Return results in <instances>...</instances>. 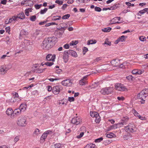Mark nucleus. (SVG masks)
<instances>
[{"label": "nucleus", "mask_w": 148, "mask_h": 148, "mask_svg": "<svg viewBox=\"0 0 148 148\" xmlns=\"http://www.w3.org/2000/svg\"><path fill=\"white\" fill-rule=\"evenodd\" d=\"M57 41V38L54 36L46 38L42 42V47L43 49H49L53 46Z\"/></svg>", "instance_id": "obj_1"}, {"label": "nucleus", "mask_w": 148, "mask_h": 148, "mask_svg": "<svg viewBox=\"0 0 148 148\" xmlns=\"http://www.w3.org/2000/svg\"><path fill=\"white\" fill-rule=\"evenodd\" d=\"M17 125L19 126H25L27 124V118L25 116H21L18 118L17 121Z\"/></svg>", "instance_id": "obj_2"}, {"label": "nucleus", "mask_w": 148, "mask_h": 148, "mask_svg": "<svg viewBox=\"0 0 148 148\" xmlns=\"http://www.w3.org/2000/svg\"><path fill=\"white\" fill-rule=\"evenodd\" d=\"M11 68V66L10 64L2 65L0 67V73L3 75L4 74Z\"/></svg>", "instance_id": "obj_3"}, {"label": "nucleus", "mask_w": 148, "mask_h": 148, "mask_svg": "<svg viewBox=\"0 0 148 148\" xmlns=\"http://www.w3.org/2000/svg\"><path fill=\"white\" fill-rule=\"evenodd\" d=\"M125 129L127 132H132L136 131L135 126L133 123H130L127 126L125 127Z\"/></svg>", "instance_id": "obj_4"}, {"label": "nucleus", "mask_w": 148, "mask_h": 148, "mask_svg": "<svg viewBox=\"0 0 148 148\" xmlns=\"http://www.w3.org/2000/svg\"><path fill=\"white\" fill-rule=\"evenodd\" d=\"M113 87H106L102 88V89L101 90L100 92L103 95H108L111 93L113 92Z\"/></svg>", "instance_id": "obj_5"}, {"label": "nucleus", "mask_w": 148, "mask_h": 148, "mask_svg": "<svg viewBox=\"0 0 148 148\" xmlns=\"http://www.w3.org/2000/svg\"><path fill=\"white\" fill-rule=\"evenodd\" d=\"M62 87L61 85H57L53 86L52 88L53 93L55 95L59 94L60 91L62 90Z\"/></svg>", "instance_id": "obj_6"}, {"label": "nucleus", "mask_w": 148, "mask_h": 148, "mask_svg": "<svg viewBox=\"0 0 148 148\" xmlns=\"http://www.w3.org/2000/svg\"><path fill=\"white\" fill-rule=\"evenodd\" d=\"M81 120L82 119L80 117L77 116L73 118L71 121V123L73 124L77 125L80 124L82 121Z\"/></svg>", "instance_id": "obj_7"}, {"label": "nucleus", "mask_w": 148, "mask_h": 148, "mask_svg": "<svg viewBox=\"0 0 148 148\" xmlns=\"http://www.w3.org/2000/svg\"><path fill=\"white\" fill-rule=\"evenodd\" d=\"M61 84L65 86H71L72 85V82L70 79H67L62 81L61 82Z\"/></svg>", "instance_id": "obj_8"}, {"label": "nucleus", "mask_w": 148, "mask_h": 148, "mask_svg": "<svg viewBox=\"0 0 148 148\" xmlns=\"http://www.w3.org/2000/svg\"><path fill=\"white\" fill-rule=\"evenodd\" d=\"M115 88L116 90L120 91H124L125 89V86L120 83L117 84L115 86Z\"/></svg>", "instance_id": "obj_9"}, {"label": "nucleus", "mask_w": 148, "mask_h": 148, "mask_svg": "<svg viewBox=\"0 0 148 148\" xmlns=\"http://www.w3.org/2000/svg\"><path fill=\"white\" fill-rule=\"evenodd\" d=\"M143 92H141L138 95V99L141 100L140 101L141 102V104H144L145 103V100L144 99L146 97V96L143 94Z\"/></svg>", "instance_id": "obj_10"}, {"label": "nucleus", "mask_w": 148, "mask_h": 148, "mask_svg": "<svg viewBox=\"0 0 148 148\" xmlns=\"http://www.w3.org/2000/svg\"><path fill=\"white\" fill-rule=\"evenodd\" d=\"M88 75H86L84 76L82 79L79 82V84L80 85L83 86L84 85L87 84V77Z\"/></svg>", "instance_id": "obj_11"}, {"label": "nucleus", "mask_w": 148, "mask_h": 148, "mask_svg": "<svg viewBox=\"0 0 148 148\" xmlns=\"http://www.w3.org/2000/svg\"><path fill=\"white\" fill-rule=\"evenodd\" d=\"M56 56L55 55H52L51 54H48L46 57V59L47 61H54L55 59Z\"/></svg>", "instance_id": "obj_12"}, {"label": "nucleus", "mask_w": 148, "mask_h": 148, "mask_svg": "<svg viewBox=\"0 0 148 148\" xmlns=\"http://www.w3.org/2000/svg\"><path fill=\"white\" fill-rule=\"evenodd\" d=\"M120 17H117L114 18L112 19L111 21V22L110 23V24H112L115 23H121L120 22H119L120 20Z\"/></svg>", "instance_id": "obj_13"}, {"label": "nucleus", "mask_w": 148, "mask_h": 148, "mask_svg": "<svg viewBox=\"0 0 148 148\" xmlns=\"http://www.w3.org/2000/svg\"><path fill=\"white\" fill-rule=\"evenodd\" d=\"M69 53L68 51H65L63 54V58L65 62H66L68 60Z\"/></svg>", "instance_id": "obj_14"}, {"label": "nucleus", "mask_w": 148, "mask_h": 148, "mask_svg": "<svg viewBox=\"0 0 148 148\" xmlns=\"http://www.w3.org/2000/svg\"><path fill=\"white\" fill-rule=\"evenodd\" d=\"M27 107V106L26 104L23 103L20 105L19 108L22 112H24L26 110Z\"/></svg>", "instance_id": "obj_15"}, {"label": "nucleus", "mask_w": 148, "mask_h": 148, "mask_svg": "<svg viewBox=\"0 0 148 148\" xmlns=\"http://www.w3.org/2000/svg\"><path fill=\"white\" fill-rule=\"evenodd\" d=\"M22 47H25L28 46L30 45L29 41L27 40H25L23 42H22Z\"/></svg>", "instance_id": "obj_16"}, {"label": "nucleus", "mask_w": 148, "mask_h": 148, "mask_svg": "<svg viewBox=\"0 0 148 148\" xmlns=\"http://www.w3.org/2000/svg\"><path fill=\"white\" fill-rule=\"evenodd\" d=\"M68 51L69 55H70L73 56L75 57H77V54L75 51L71 50H69Z\"/></svg>", "instance_id": "obj_17"}, {"label": "nucleus", "mask_w": 148, "mask_h": 148, "mask_svg": "<svg viewBox=\"0 0 148 148\" xmlns=\"http://www.w3.org/2000/svg\"><path fill=\"white\" fill-rule=\"evenodd\" d=\"M18 18L21 19H23L25 18V16L24 13L23 12H21L17 15Z\"/></svg>", "instance_id": "obj_18"}, {"label": "nucleus", "mask_w": 148, "mask_h": 148, "mask_svg": "<svg viewBox=\"0 0 148 148\" xmlns=\"http://www.w3.org/2000/svg\"><path fill=\"white\" fill-rule=\"evenodd\" d=\"M47 136V135H46L45 133L42 135L40 138V142L41 143H43L45 141V139L46 138Z\"/></svg>", "instance_id": "obj_19"}, {"label": "nucleus", "mask_w": 148, "mask_h": 148, "mask_svg": "<svg viewBox=\"0 0 148 148\" xmlns=\"http://www.w3.org/2000/svg\"><path fill=\"white\" fill-rule=\"evenodd\" d=\"M13 112L12 109L11 108H8L6 111V114L8 115H10L12 114Z\"/></svg>", "instance_id": "obj_20"}, {"label": "nucleus", "mask_w": 148, "mask_h": 148, "mask_svg": "<svg viewBox=\"0 0 148 148\" xmlns=\"http://www.w3.org/2000/svg\"><path fill=\"white\" fill-rule=\"evenodd\" d=\"M21 112H22L21 111L19 108L15 109L13 111V113L16 115H18L21 114Z\"/></svg>", "instance_id": "obj_21"}, {"label": "nucleus", "mask_w": 148, "mask_h": 148, "mask_svg": "<svg viewBox=\"0 0 148 148\" xmlns=\"http://www.w3.org/2000/svg\"><path fill=\"white\" fill-rule=\"evenodd\" d=\"M46 68L42 69H37L35 70L34 71H36V73H41L44 72Z\"/></svg>", "instance_id": "obj_22"}, {"label": "nucleus", "mask_w": 148, "mask_h": 148, "mask_svg": "<svg viewBox=\"0 0 148 148\" xmlns=\"http://www.w3.org/2000/svg\"><path fill=\"white\" fill-rule=\"evenodd\" d=\"M95 145L94 144L90 143L87 144L84 148H95Z\"/></svg>", "instance_id": "obj_23"}, {"label": "nucleus", "mask_w": 148, "mask_h": 148, "mask_svg": "<svg viewBox=\"0 0 148 148\" xmlns=\"http://www.w3.org/2000/svg\"><path fill=\"white\" fill-rule=\"evenodd\" d=\"M98 113L96 112L93 111L90 112V116L92 117H95L96 116H97Z\"/></svg>", "instance_id": "obj_24"}, {"label": "nucleus", "mask_w": 148, "mask_h": 148, "mask_svg": "<svg viewBox=\"0 0 148 148\" xmlns=\"http://www.w3.org/2000/svg\"><path fill=\"white\" fill-rule=\"evenodd\" d=\"M127 38V36L124 35L121 36L119 38L120 41L121 42H123L125 41V39Z\"/></svg>", "instance_id": "obj_25"}, {"label": "nucleus", "mask_w": 148, "mask_h": 148, "mask_svg": "<svg viewBox=\"0 0 148 148\" xmlns=\"http://www.w3.org/2000/svg\"><path fill=\"white\" fill-rule=\"evenodd\" d=\"M112 28L110 27H108L102 29L101 30L104 32H109L111 30Z\"/></svg>", "instance_id": "obj_26"}, {"label": "nucleus", "mask_w": 148, "mask_h": 148, "mask_svg": "<svg viewBox=\"0 0 148 148\" xmlns=\"http://www.w3.org/2000/svg\"><path fill=\"white\" fill-rule=\"evenodd\" d=\"M61 145L60 143H57L51 146V148H61Z\"/></svg>", "instance_id": "obj_27"}, {"label": "nucleus", "mask_w": 148, "mask_h": 148, "mask_svg": "<svg viewBox=\"0 0 148 148\" xmlns=\"http://www.w3.org/2000/svg\"><path fill=\"white\" fill-rule=\"evenodd\" d=\"M61 18L60 16H54L52 17V20L53 21H56V20H59Z\"/></svg>", "instance_id": "obj_28"}, {"label": "nucleus", "mask_w": 148, "mask_h": 148, "mask_svg": "<svg viewBox=\"0 0 148 148\" xmlns=\"http://www.w3.org/2000/svg\"><path fill=\"white\" fill-rule=\"evenodd\" d=\"M40 134V130L38 128L36 129L33 132L34 136Z\"/></svg>", "instance_id": "obj_29"}, {"label": "nucleus", "mask_w": 148, "mask_h": 148, "mask_svg": "<svg viewBox=\"0 0 148 148\" xmlns=\"http://www.w3.org/2000/svg\"><path fill=\"white\" fill-rule=\"evenodd\" d=\"M28 32L24 29H22L21 30V34L22 35H24L26 36L28 35Z\"/></svg>", "instance_id": "obj_30"}, {"label": "nucleus", "mask_w": 148, "mask_h": 148, "mask_svg": "<svg viewBox=\"0 0 148 148\" xmlns=\"http://www.w3.org/2000/svg\"><path fill=\"white\" fill-rule=\"evenodd\" d=\"M148 11V8H145L143 10L140 11L139 13L141 14H143Z\"/></svg>", "instance_id": "obj_31"}, {"label": "nucleus", "mask_w": 148, "mask_h": 148, "mask_svg": "<svg viewBox=\"0 0 148 148\" xmlns=\"http://www.w3.org/2000/svg\"><path fill=\"white\" fill-rule=\"evenodd\" d=\"M97 115H97V116H96L95 117V121L96 123H99L101 120L100 117L99 116V114H97Z\"/></svg>", "instance_id": "obj_32"}, {"label": "nucleus", "mask_w": 148, "mask_h": 148, "mask_svg": "<svg viewBox=\"0 0 148 148\" xmlns=\"http://www.w3.org/2000/svg\"><path fill=\"white\" fill-rule=\"evenodd\" d=\"M143 94L147 97L148 95V89H145L141 91Z\"/></svg>", "instance_id": "obj_33"}, {"label": "nucleus", "mask_w": 148, "mask_h": 148, "mask_svg": "<svg viewBox=\"0 0 148 148\" xmlns=\"http://www.w3.org/2000/svg\"><path fill=\"white\" fill-rule=\"evenodd\" d=\"M111 63L112 65L114 66H117L118 64H117V62L116 60H112L111 62Z\"/></svg>", "instance_id": "obj_34"}, {"label": "nucleus", "mask_w": 148, "mask_h": 148, "mask_svg": "<svg viewBox=\"0 0 148 148\" xmlns=\"http://www.w3.org/2000/svg\"><path fill=\"white\" fill-rule=\"evenodd\" d=\"M144 72V70L143 69L140 70L138 69L137 75H140L143 73Z\"/></svg>", "instance_id": "obj_35"}, {"label": "nucleus", "mask_w": 148, "mask_h": 148, "mask_svg": "<svg viewBox=\"0 0 148 148\" xmlns=\"http://www.w3.org/2000/svg\"><path fill=\"white\" fill-rule=\"evenodd\" d=\"M36 19V16L35 15L30 16V20L32 21H34Z\"/></svg>", "instance_id": "obj_36"}, {"label": "nucleus", "mask_w": 148, "mask_h": 148, "mask_svg": "<svg viewBox=\"0 0 148 148\" xmlns=\"http://www.w3.org/2000/svg\"><path fill=\"white\" fill-rule=\"evenodd\" d=\"M70 15L69 14H67L64 15L62 17V18L63 19H66L68 18L70 16Z\"/></svg>", "instance_id": "obj_37"}, {"label": "nucleus", "mask_w": 148, "mask_h": 148, "mask_svg": "<svg viewBox=\"0 0 148 148\" xmlns=\"http://www.w3.org/2000/svg\"><path fill=\"white\" fill-rule=\"evenodd\" d=\"M78 42V41L77 40H75V41H72L71 42H70V45L71 46H73L74 45H75Z\"/></svg>", "instance_id": "obj_38"}, {"label": "nucleus", "mask_w": 148, "mask_h": 148, "mask_svg": "<svg viewBox=\"0 0 148 148\" xmlns=\"http://www.w3.org/2000/svg\"><path fill=\"white\" fill-rule=\"evenodd\" d=\"M47 10V8H45L43 10H41L40 11V13L41 14H43L46 13Z\"/></svg>", "instance_id": "obj_39"}, {"label": "nucleus", "mask_w": 148, "mask_h": 148, "mask_svg": "<svg viewBox=\"0 0 148 148\" xmlns=\"http://www.w3.org/2000/svg\"><path fill=\"white\" fill-rule=\"evenodd\" d=\"M114 135L113 133H110L109 134H107L106 136L108 138H111L113 137Z\"/></svg>", "instance_id": "obj_40"}, {"label": "nucleus", "mask_w": 148, "mask_h": 148, "mask_svg": "<svg viewBox=\"0 0 148 148\" xmlns=\"http://www.w3.org/2000/svg\"><path fill=\"white\" fill-rule=\"evenodd\" d=\"M103 139V138L102 137L97 138L95 140V142L96 143H99L102 141Z\"/></svg>", "instance_id": "obj_41"}, {"label": "nucleus", "mask_w": 148, "mask_h": 148, "mask_svg": "<svg viewBox=\"0 0 148 148\" xmlns=\"http://www.w3.org/2000/svg\"><path fill=\"white\" fill-rule=\"evenodd\" d=\"M103 44L107 45L109 46H111V42L110 41H108V39H106V40L105 42Z\"/></svg>", "instance_id": "obj_42"}, {"label": "nucleus", "mask_w": 148, "mask_h": 148, "mask_svg": "<svg viewBox=\"0 0 148 148\" xmlns=\"http://www.w3.org/2000/svg\"><path fill=\"white\" fill-rule=\"evenodd\" d=\"M146 38L144 36H140L139 39L140 40L142 41H144L146 40Z\"/></svg>", "instance_id": "obj_43"}, {"label": "nucleus", "mask_w": 148, "mask_h": 148, "mask_svg": "<svg viewBox=\"0 0 148 148\" xmlns=\"http://www.w3.org/2000/svg\"><path fill=\"white\" fill-rule=\"evenodd\" d=\"M122 120L125 122H127L129 120V118L127 116L123 117L122 118Z\"/></svg>", "instance_id": "obj_44"}, {"label": "nucleus", "mask_w": 148, "mask_h": 148, "mask_svg": "<svg viewBox=\"0 0 148 148\" xmlns=\"http://www.w3.org/2000/svg\"><path fill=\"white\" fill-rule=\"evenodd\" d=\"M56 3L58 4L59 5H62L63 1L59 0H56L55 1Z\"/></svg>", "instance_id": "obj_45"}, {"label": "nucleus", "mask_w": 148, "mask_h": 148, "mask_svg": "<svg viewBox=\"0 0 148 148\" xmlns=\"http://www.w3.org/2000/svg\"><path fill=\"white\" fill-rule=\"evenodd\" d=\"M12 22V19L10 18L9 19H7L5 21V23L6 24H8L9 23H11Z\"/></svg>", "instance_id": "obj_46"}, {"label": "nucleus", "mask_w": 148, "mask_h": 148, "mask_svg": "<svg viewBox=\"0 0 148 148\" xmlns=\"http://www.w3.org/2000/svg\"><path fill=\"white\" fill-rule=\"evenodd\" d=\"M132 112L135 116H138L139 115L138 113L135 110L133 109Z\"/></svg>", "instance_id": "obj_47"}, {"label": "nucleus", "mask_w": 148, "mask_h": 148, "mask_svg": "<svg viewBox=\"0 0 148 148\" xmlns=\"http://www.w3.org/2000/svg\"><path fill=\"white\" fill-rule=\"evenodd\" d=\"M48 79L49 80L50 82H53L54 81H57L60 80V79L59 78H49Z\"/></svg>", "instance_id": "obj_48"}, {"label": "nucleus", "mask_w": 148, "mask_h": 148, "mask_svg": "<svg viewBox=\"0 0 148 148\" xmlns=\"http://www.w3.org/2000/svg\"><path fill=\"white\" fill-rule=\"evenodd\" d=\"M96 43L95 41H93L92 40H90L88 41L87 42V44L89 45L90 44H95Z\"/></svg>", "instance_id": "obj_49"}, {"label": "nucleus", "mask_w": 148, "mask_h": 148, "mask_svg": "<svg viewBox=\"0 0 148 148\" xmlns=\"http://www.w3.org/2000/svg\"><path fill=\"white\" fill-rule=\"evenodd\" d=\"M19 140V136H17L15 137L14 139V141L15 143H16V142Z\"/></svg>", "instance_id": "obj_50"}, {"label": "nucleus", "mask_w": 148, "mask_h": 148, "mask_svg": "<svg viewBox=\"0 0 148 148\" xmlns=\"http://www.w3.org/2000/svg\"><path fill=\"white\" fill-rule=\"evenodd\" d=\"M99 84L98 82H94L92 84V86H94L91 87V88H92L96 87L97 86L99 85Z\"/></svg>", "instance_id": "obj_51"}, {"label": "nucleus", "mask_w": 148, "mask_h": 148, "mask_svg": "<svg viewBox=\"0 0 148 148\" xmlns=\"http://www.w3.org/2000/svg\"><path fill=\"white\" fill-rule=\"evenodd\" d=\"M117 124H115L111 126V129L114 130L117 128Z\"/></svg>", "instance_id": "obj_52"}, {"label": "nucleus", "mask_w": 148, "mask_h": 148, "mask_svg": "<svg viewBox=\"0 0 148 148\" xmlns=\"http://www.w3.org/2000/svg\"><path fill=\"white\" fill-rule=\"evenodd\" d=\"M53 64V62H47L45 64L48 66H51Z\"/></svg>", "instance_id": "obj_53"}, {"label": "nucleus", "mask_w": 148, "mask_h": 148, "mask_svg": "<svg viewBox=\"0 0 148 148\" xmlns=\"http://www.w3.org/2000/svg\"><path fill=\"white\" fill-rule=\"evenodd\" d=\"M10 100H8L7 101V102H9V101H10L11 102L14 103L15 102L16 99L15 98H14L13 97H12Z\"/></svg>", "instance_id": "obj_54"}, {"label": "nucleus", "mask_w": 148, "mask_h": 148, "mask_svg": "<svg viewBox=\"0 0 148 148\" xmlns=\"http://www.w3.org/2000/svg\"><path fill=\"white\" fill-rule=\"evenodd\" d=\"M95 10L96 11L100 12L101 11V8L96 6L95 8Z\"/></svg>", "instance_id": "obj_55"}, {"label": "nucleus", "mask_w": 148, "mask_h": 148, "mask_svg": "<svg viewBox=\"0 0 148 148\" xmlns=\"http://www.w3.org/2000/svg\"><path fill=\"white\" fill-rule=\"evenodd\" d=\"M84 134V132H81L79 135H78L76 136V137L77 138H80L83 136Z\"/></svg>", "instance_id": "obj_56"}, {"label": "nucleus", "mask_w": 148, "mask_h": 148, "mask_svg": "<svg viewBox=\"0 0 148 148\" xmlns=\"http://www.w3.org/2000/svg\"><path fill=\"white\" fill-rule=\"evenodd\" d=\"M117 8V7L116 5H113L110 8H108V9L110 10H115Z\"/></svg>", "instance_id": "obj_57"}, {"label": "nucleus", "mask_w": 148, "mask_h": 148, "mask_svg": "<svg viewBox=\"0 0 148 148\" xmlns=\"http://www.w3.org/2000/svg\"><path fill=\"white\" fill-rule=\"evenodd\" d=\"M125 4L128 6H134V4H131V3L126 2H125Z\"/></svg>", "instance_id": "obj_58"}, {"label": "nucleus", "mask_w": 148, "mask_h": 148, "mask_svg": "<svg viewBox=\"0 0 148 148\" xmlns=\"http://www.w3.org/2000/svg\"><path fill=\"white\" fill-rule=\"evenodd\" d=\"M17 18H18L17 15L16 16H12L11 19H12V21H15L17 20Z\"/></svg>", "instance_id": "obj_59"}, {"label": "nucleus", "mask_w": 148, "mask_h": 148, "mask_svg": "<svg viewBox=\"0 0 148 148\" xmlns=\"http://www.w3.org/2000/svg\"><path fill=\"white\" fill-rule=\"evenodd\" d=\"M83 54H85L86 52L88 50V49L86 47H84L83 49Z\"/></svg>", "instance_id": "obj_60"}, {"label": "nucleus", "mask_w": 148, "mask_h": 148, "mask_svg": "<svg viewBox=\"0 0 148 148\" xmlns=\"http://www.w3.org/2000/svg\"><path fill=\"white\" fill-rule=\"evenodd\" d=\"M68 100L70 102H72L74 101V98L73 97H69L68 98Z\"/></svg>", "instance_id": "obj_61"}, {"label": "nucleus", "mask_w": 148, "mask_h": 148, "mask_svg": "<svg viewBox=\"0 0 148 148\" xmlns=\"http://www.w3.org/2000/svg\"><path fill=\"white\" fill-rule=\"evenodd\" d=\"M52 131L51 130H49L46 131L45 132V133L47 135V134H52Z\"/></svg>", "instance_id": "obj_62"}, {"label": "nucleus", "mask_w": 148, "mask_h": 148, "mask_svg": "<svg viewBox=\"0 0 148 148\" xmlns=\"http://www.w3.org/2000/svg\"><path fill=\"white\" fill-rule=\"evenodd\" d=\"M138 69L133 70L132 72L133 74H135L137 75Z\"/></svg>", "instance_id": "obj_63"}, {"label": "nucleus", "mask_w": 148, "mask_h": 148, "mask_svg": "<svg viewBox=\"0 0 148 148\" xmlns=\"http://www.w3.org/2000/svg\"><path fill=\"white\" fill-rule=\"evenodd\" d=\"M117 99L119 101H123L125 99L124 98L123 96L118 97Z\"/></svg>", "instance_id": "obj_64"}]
</instances>
